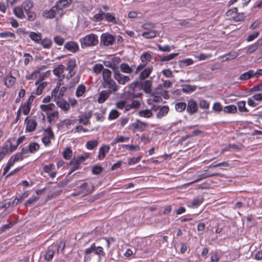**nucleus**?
Returning a JSON list of instances; mask_svg holds the SVG:
<instances>
[{
  "label": "nucleus",
  "mask_w": 262,
  "mask_h": 262,
  "mask_svg": "<svg viewBox=\"0 0 262 262\" xmlns=\"http://www.w3.org/2000/svg\"><path fill=\"white\" fill-rule=\"evenodd\" d=\"M16 223L15 222H11L8 224H6L5 225H3L2 227L0 228V234H1L4 231H5L11 228L14 225H15Z\"/></svg>",
  "instance_id": "nucleus-54"
},
{
  "label": "nucleus",
  "mask_w": 262,
  "mask_h": 262,
  "mask_svg": "<svg viewBox=\"0 0 262 262\" xmlns=\"http://www.w3.org/2000/svg\"><path fill=\"white\" fill-rule=\"evenodd\" d=\"M129 139V137H126L122 136H117L112 141L111 144L112 145L119 142H128Z\"/></svg>",
  "instance_id": "nucleus-33"
},
{
  "label": "nucleus",
  "mask_w": 262,
  "mask_h": 262,
  "mask_svg": "<svg viewBox=\"0 0 262 262\" xmlns=\"http://www.w3.org/2000/svg\"><path fill=\"white\" fill-rule=\"evenodd\" d=\"M196 86L195 85H191L190 84H185L183 86L182 91L185 93L194 92L196 90Z\"/></svg>",
  "instance_id": "nucleus-34"
},
{
  "label": "nucleus",
  "mask_w": 262,
  "mask_h": 262,
  "mask_svg": "<svg viewBox=\"0 0 262 262\" xmlns=\"http://www.w3.org/2000/svg\"><path fill=\"white\" fill-rule=\"evenodd\" d=\"M13 12L16 16L19 18H23L25 17L22 8L16 7L14 8Z\"/></svg>",
  "instance_id": "nucleus-39"
},
{
  "label": "nucleus",
  "mask_w": 262,
  "mask_h": 262,
  "mask_svg": "<svg viewBox=\"0 0 262 262\" xmlns=\"http://www.w3.org/2000/svg\"><path fill=\"white\" fill-rule=\"evenodd\" d=\"M152 69V67H147L144 69V70L140 73L139 78L141 80H144L149 76Z\"/></svg>",
  "instance_id": "nucleus-16"
},
{
  "label": "nucleus",
  "mask_w": 262,
  "mask_h": 262,
  "mask_svg": "<svg viewBox=\"0 0 262 262\" xmlns=\"http://www.w3.org/2000/svg\"><path fill=\"white\" fill-rule=\"evenodd\" d=\"M54 41L58 46H62L64 42V39L60 36L56 35L54 37Z\"/></svg>",
  "instance_id": "nucleus-51"
},
{
  "label": "nucleus",
  "mask_w": 262,
  "mask_h": 262,
  "mask_svg": "<svg viewBox=\"0 0 262 262\" xmlns=\"http://www.w3.org/2000/svg\"><path fill=\"white\" fill-rule=\"evenodd\" d=\"M25 123L26 126V132H32L36 129L37 123L34 119L27 117L25 120Z\"/></svg>",
  "instance_id": "nucleus-8"
},
{
  "label": "nucleus",
  "mask_w": 262,
  "mask_h": 262,
  "mask_svg": "<svg viewBox=\"0 0 262 262\" xmlns=\"http://www.w3.org/2000/svg\"><path fill=\"white\" fill-rule=\"evenodd\" d=\"M28 148L30 152L34 153L39 149V145L37 143L33 142L29 144Z\"/></svg>",
  "instance_id": "nucleus-41"
},
{
  "label": "nucleus",
  "mask_w": 262,
  "mask_h": 262,
  "mask_svg": "<svg viewBox=\"0 0 262 262\" xmlns=\"http://www.w3.org/2000/svg\"><path fill=\"white\" fill-rule=\"evenodd\" d=\"M80 164L77 162L72 160L69 163L68 168L69 169V172L67 176H70L73 172L80 168Z\"/></svg>",
  "instance_id": "nucleus-15"
},
{
  "label": "nucleus",
  "mask_w": 262,
  "mask_h": 262,
  "mask_svg": "<svg viewBox=\"0 0 262 262\" xmlns=\"http://www.w3.org/2000/svg\"><path fill=\"white\" fill-rule=\"evenodd\" d=\"M223 111L225 113H235L237 111L236 106L234 105H229L224 107Z\"/></svg>",
  "instance_id": "nucleus-36"
},
{
  "label": "nucleus",
  "mask_w": 262,
  "mask_h": 262,
  "mask_svg": "<svg viewBox=\"0 0 262 262\" xmlns=\"http://www.w3.org/2000/svg\"><path fill=\"white\" fill-rule=\"evenodd\" d=\"M253 70H249L248 71L242 74L238 78V79L241 80H248L253 77Z\"/></svg>",
  "instance_id": "nucleus-31"
},
{
  "label": "nucleus",
  "mask_w": 262,
  "mask_h": 262,
  "mask_svg": "<svg viewBox=\"0 0 262 262\" xmlns=\"http://www.w3.org/2000/svg\"><path fill=\"white\" fill-rule=\"evenodd\" d=\"M8 140H11L9 142V145L10 146V152H12L17 148L18 146H16V144L15 143V139L14 138H10Z\"/></svg>",
  "instance_id": "nucleus-49"
},
{
  "label": "nucleus",
  "mask_w": 262,
  "mask_h": 262,
  "mask_svg": "<svg viewBox=\"0 0 262 262\" xmlns=\"http://www.w3.org/2000/svg\"><path fill=\"white\" fill-rule=\"evenodd\" d=\"M178 55H179V53H171V54H170L167 55H163V56L159 55V57L160 58V61L164 62V61H169V60L173 59L174 58H175Z\"/></svg>",
  "instance_id": "nucleus-26"
},
{
  "label": "nucleus",
  "mask_w": 262,
  "mask_h": 262,
  "mask_svg": "<svg viewBox=\"0 0 262 262\" xmlns=\"http://www.w3.org/2000/svg\"><path fill=\"white\" fill-rule=\"evenodd\" d=\"M258 47H257L256 44L254 43L247 47L246 52L247 54H252L254 52H255L258 49Z\"/></svg>",
  "instance_id": "nucleus-46"
},
{
  "label": "nucleus",
  "mask_w": 262,
  "mask_h": 262,
  "mask_svg": "<svg viewBox=\"0 0 262 262\" xmlns=\"http://www.w3.org/2000/svg\"><path fill=\"white\" fill-rule=\"evenodd\" d=\"M0 38H5L7 40L10 41L15 38V35L14 33L6 31L0 33Z\"/></svg>",
  "instance_id": "nucleus-20"
},
{
  "label": "nucleus",
  "mask_w": 262,
  "mask_h": 262,
  "mask_svg": "<svg viewBox=\"0 0 262 262\" xmlns=\"http://www.w3.org/2000/svg\"><path fill=\"white\" fill-rule=\"evenodd\" d=\"M54 101L56 102L57 105L62 111L66 112L69 109V103H68L64 99L61 98L56 99V101Z\"/></svg>",
  "instance_id": "nucleus-13"
},
{
  "label": "nucleus",
  "mask_w": 262,
  "mask_h": 262,
  "mask_svg": "<svg viewBox=\"0 0 262 262\" xmlns=\"http://www.w3.org/2000/svg\"><path fill=\"white\" fill-rule=\"evenodd\" d=\"M135 65L134 64H132L130 66H129L126 63H122L120 65V70H119L120 72L124 73L130 74L132 73L133 69L135 68Z\"/></svg>",
  "instance_id": "nucleus-12"
},
{
  "label": "nucleus",
  "mask_w": 262,
  "mask_h": 262,
  "mask_svg": "<svg viewBox=\"0 0 262 262\" xmlns=\"http://www.w3.org/2000/svg\"><path fill=\"white\" fill-rule=\"evenodd\" d=\"M41 111L46 112L48 121L50 123H55L59 118V112L55 110V105L52 103L41 104L39 106Z\"/></svg>",
  "instance_id": "nucleus-2"
},
{
  "label": "nucleus",
  "mask_w": 262,
  "mask_h": 262,
  "mask_svg": "<svg viewBox=\"0 0 262 262\" xmlns=\"http://www.w3.org/2000/svg\"><path fill=\"white\" fill-rule=\"evenodd\" d=\"M120 115V113L116 110H113L108 115V119L113 120L117 118Z\"/></svg>",
  "instance_id": "nucleus-52"
},
{
  "label": "nucleus",
  "mask_w": 262,
  "mask_h": 262,
  "mask_svg": "<svg viewBox=\"0 0 262 262\" xmlns=\"http://www.w3.org/2000/svg\"><path fill=\"white\" fill-rule=\"evenodd\" d=\"M219 173H213L211 174H207V173H202V174L199 175V178L197 179L196 180H194L191 183L197 182L202 179H206L208 178H210V177H212L216 176H219Z\"/></svg>",
  "instance_id": "nucleus-35"
},
{
  "label": "nucleus",
  "mask_w": 262,
  "mask_h": 262,
  "mask_svg": "<svg viewBox=\"0 0 262 262\" xmlns=\"http://www.w3.org/2000/svg\"><path fill=\"white\" fill-rule=\"evenodd\" d=\"M53 9H51L49 10H46L43 12L42 15L45 18L51 19L55 17L54 14L53 13Z\"/></svg>",
  "instance_id": "nucleus-48"
},
{
  "label": "nucleus",
  "mask_w": 262,
  "mask_h": 262,
  "mask_svg": "<svg viewBox=\"0 0 262 262\" xmlns=\"http://www.w3.org/2000/svg\"><path fill=\"white\" fill-rule=\"evenodd\" d=\"M148 126L147 123L142 122L139 119H137L135 122L130 125V128L134 132L136 131L143 132Z\"/></svg>",
  "instance_id": "nucleus-5"
},
{
  "label": "nucleus",
  "mask_w": 262,
  "mask_h": 262,
  "mask_svg": "<svg viewBox=\"0 0 262 262\" xmlns=\"http://www.w3.org/2000/svg\"><path fill=\"white\" fill-rule=\"evenodd\" d=\"M16 82V78L12 76L11 73L9 74V75L6 76L5 78V84L8 88H10Z\"/></svg>",
  "instance_id": "nucleus-17"
},
{
  "label": "nucleus",
  "mask_w": 262,
  "mask_h": 262,
  "mask_svg": "<svg viewBox=\"0 0 262 262\" xmlns=\"http://www.w3.org/2000/svg\"><path fill=\"white\" fill-rule=\"evenodd\" d=\"M29 36L33 41L37 43H39L41 39V34L40 33L31 32L29 33Z\"/></svg>",
  "instance_id": "nucleus-19"
},
{
  "label": "nucleus",
  "mask_w": 262,
  "mask_h": 262,
  "mask_svg": "<svg viewBox=\"0 0 262 262\" xmlns=\"http://www.w3.org/2000/svg\"><path fill=\"white\" fill-rule=\"evenodd\" d=\"M111 94H112L111 92L107 90L102 91L99 93V103L104 102Z\"/></svg>",
  "instance_id": "nucleus-22"
},
{
  "label": "nucleus",
  "mask_w": 262,
  "mask_h": 262,
  "mask_svg": "<svg viewBox=\"0 0 262 262\" xmlns=\"http://www.w3.org/2000/svg\"><path fill=\"white\" fill-rule=\"evenodd\" d=\"M233 18L235 21H241L245 19V16L243 13H238L237 12L235 16H233Z\"/></svg>",
  "instance_id": "nucleus-53"
},
{
  "label": "nucleus",
  "mask_w": 262,
  "mask_h": 262,
  "mask_svg": "<svg viewBox=\"0 0 262 262\" xmlns=\"http://www.w3.org/2000/svg\"><path fill=\"white\" fill-rule=\"evenodd\" d=\"M114 41L115 38L114 36L108 33H103L101 35V43L105 46L112 45Z\"/></svg>",
  "instance_id": "nucleus-7"
},
{
  "label": "nucleus",
  "mask_w": 262,
  "mask_h": 262,
  "mask_svg": "<svg viewBox=\"0 0 262 262\" xmlns=\"http://www.w3.org/2000/svg\"><path fill=\"white\" fill-rule=\"evenodd\" d=\"M26 13L28 16V19L29 21H33L35 19L36 15V14L34 12L31 11L30 10H29V11H26Z\"/></svg>",
  "instance_id": "nucleus-59"
},
{
  "label": "nucleus",
  "mask_w": 262,
  "mask_h": 262,
  "mask_svg": "<svg viewBox=\"0 0 262 262\" xmlns=\"http://www.w3.org/2000/svg\"><path fill=\"white\" fill-rule=\"evenodd\" d=\"M44 49H50L52 45V41L48 37L41 39L39 43Z\"/></svg>",
  "instance_id": "nucleus-23"
},
{
  "label": "nucleus",
  "mask_w": 262,
  "mask_h": 262,
  "mask_svg": "<svg viewBox=\"0 0 262 262\" xmlns=\"http://www.w3.org/2000/svg\"><path fill=\"white\" fill-rule=\"evenodd\" d=\"M157 48L159 51L165 52H170L171 50L170 47L169 45H165L164 46H162L160 45H157Z\"/></svg>",
  "instance_id": "nucleus-57"
},
{
  "label": "nucleus",
  "mask_w": 262,
  "mask_h": 262,
  "mask_svg": "<svg viewBox=\"0 0 262 262\" xmlns=\"http://www.w3.org/2000/svg\"><path fill=\"white\" fill-rule=\"evenodd\" d=\"M175 108L179 112H183L186 108V104L185 102H179L176 104Z\"/></svg>",
  "instance_id": "nucleus-43"
},
{
  "label": "nucleus",
  "mask_w": 262,
  "mask_h": 262,
  "mask_svg": "<svg viewBox=\"0 0 262 262\" xmlns=\"http://www.w3.org/2000/svg\"><path fill=\"white\" fill-rule=\"evenodd\" d=\"M203 201L202 198H198L193 199L188 204V206L192 208L198 207Z\"/></svg>",
  "instance_id": "nucleus-25"
},
{
  "label": "nucleus",
  "mask_w": 262,
  "mask_h": 262,
  "mask_svg": "<svg viewBox=\"0 0 262 262\" xmlns=\"http://www.w3.org/2000/svg\"><path fill=\"white\" fill-rule=\"evenodd\" d=\"M72 155V151L70 148H67L63 152V156L66 159H70Z\"/></svg>",
  "instance_id": "nucleus-55"
},
{
  "label": "nucleus",
  "mask_w": 262,
  "mask_h": 262,
  "mask_svg": "<svg viewBox=\"0 0 262 262\" xmlns=\"http://www.w3.org/2000/svg\"><path fill=\"white\" fill-rule=\"evenodd\" d=\"M33 6V3L32 1L30 0L26 1L24 2L22 4V8H23L25 12L30 10Z\"/></svg>",
  "instance_id": "nucleus-37"
},
{
  "label": "nucleus",
  "mask_w": 262,
  "mask_h": 262,
  "mask_svg": "<svg viewBox=\"0 0 262 262\" xmlns=\"http://www.w3.org/2000/svg\"><path fill=\"white\" fill-rule=\"evenodd\" d=\"M193 62V60L190 58L180 60L179 61V64L181 67L188 66L192 64Z\"/></svg>",
  "instance_id": "nucleus-44"
},
{
  "label": "nucleus",
  "mask_w": 262,
  "mask_h": 262,
  "mask_svg": "<svg viewBox=\"0 0 262 262\" xmlns=\"http://www.w3.org/2000/svg\"><path fill=\"white\" fill-rule=\"evenodd\" d=\"M104 16L105 19L107 22L112 23L113 24H118L117 20L113 14L108 12H105V14H104Z\"/></svg>",
  "instance_id": "nucleus-21"
},
{
  "label": "nucleus",
  "mask_w": 262,
  "mask_h": 262,
  "mask_svg": "<svg viewBox=\"0 0 262 262\" xmlns=\"http://www.w3.org/2000/svg\"><path fill=\"white\" fill-rule=\"evenodd\" d=\"M55 251L53 249L48 248L45 254L44 255V259L47 262H49L51 261L54 255Z\"/></svg>",
  "instance_id": "nucleus-18"
},
{
  "label": "nucleus",
  "mask_w": 262,
  "mask_h": 262,
  "mask_svg": "<svg viewBox=\"0 0 262 262\" xmlns=\"http://www.w3.org/2000/svg\"><path fill=\"white\" fill-rule=\"evenodd\" d=\"M54 167L55 166L54 164H50L49 165H46L44 166L43 170L45 172L50 173L53 170Z\"/></svg>",
  "instance_id": "nucleus-63"
},
{
  "label": "nucleus",
  "mask_w": 262,
  "mask_h": 262,
  "mask_svg": "<svg viewBox=\"0 0 262 262\" xmlns=\"http://www.w3.org/2000/svg\"><path fill=\"white\" fill-rule=\"evenodd\" d=\"M157 32L155 30H149L146 32H144L142 34V36L145 38L150 39L155 37L157 35Z\"/></svg>",
  "instance_id": "nucleus-30"
},
{
  "label": "nucleus",
  "mask_w": 262,
  "mask_h": 262,
  "mask_svg": "<svg viewBox=\"0 0 262 262\" xmlns=\"http://www.w3.org/2000/svg\"><path fill=\"white\" fill-rule=\"evenodd\" d=\"M140 117L149 118L152 116V112L149 110H141L138 113Z\"/></svg>",
  "instance_id": "nucleus-40"
},
{
  "label": "nucleus",
  "mask_w": 262,
  "mask_h": 262,
  "mask_svg": "<svg viewBox=\"0 0 262 262\" xmlns=\"http://www.w3.org/2000/svg\"><path fill=\"white\" fill-rule=\"evenodd\" d=\"M97 145V141H90L86 143V147L89 149H92Z\"/></svg>",
  "instance_id": "nucleus-60"
},
{
  "label": "nucleus",
  "mask_w": 262,
  "mask_h": 262,
  "mask_svg": "<svg viewBox=\"0 0 262 262\" xmlns=\"http://www.w3.org/2000/svg\"><path fill=\"white\" fill-rule=\"evenodd\" d=\"M98 248H96L95 246L92 245V246L85 250V254H89L94 253V254H98Z\"/></svg>",
  "instance_id": "nucleus-50"
},
{
  "label": "nucleus",
  "mask_w": 262,
  "mask_h": 262,
  "mask_svg": "<svg viewBox=\"0 0 262 262\" xmlns=\"http://www.w3.org/2000/svg\"><path fill=\"white\" fill-rule=\"evenodd\" d=\"M169 111V107L167 105L162 106L160 107L159 111L157 114V117L159 119L162 118L165 116Z\"/></svg>",
  "instance_id": "nucleus-24"
},
{
  "label": "nucleus",
  "mask_w": 262,
  "mask_h": 262,
  "mask_svg": "<svg viewBox=\"0 0 262 262\" xmlns=\"http://www.w3.org/2000/svg\"><path fill=\"white\" fill-rule=\"evenodd\" d=\"M141 88L146 94L151 93V86L152 85V81L151 80H146L140 83Z\"/></svg>",
  "instance_id": "nucleus-14"
},
{
  "label": "nucleus",
  "mask_w": 262,
  "mask_h": 262,
  "mask_svg": "<svg viewBox=\"0 0 262 262\" xmlns=\"http://www.w3.org/2000/svg\"><path fill=\"white\" fill-rule=\"evenodd\" d=\"M47 83L46 82H42L40 83L38 87L37 88L35 91H33L32 93L35 95H40L42 93L43 90L47 86Z\"/></svg>",
  "instance_id": "nucleus-32"
},
{
  "label": "nucleus",
  "mask_w": 262,
  "mask_h": 262,
  "mask_svg": "<svg viewBox=\"0 0 262 262\" xmlns=\"http://www.w3.org/2000/svg\"><path fill=\"white\" fill-rule=\"evenodd\" d=\"M237 8L236 7H234L232 9H231L229 10H228L226 12V15L227 16H235V14H237Z\"/></svg>",
  "instance_id": "nucleus-62"
},
{
  "label": "nucleus",
  "mask_w": 262,
  "mask_h": 262,
  "mask_svg": "<svg viewBox=\"0 0 262 262\" xmlns=\"http://www.w3.org/2000/svg\"><path fill=\"white\" fill-rule=\"evenodd\" d=\"M64 49L72 53H76L79 50L78 44L73 41H68L64 45Z\"/></svg>",
  "instance_id": "nucleus-10"
},
{
  "label": "nucleus",
  "mask_w": 262,
  "mask_h": 262,
  "mask_svg": "<svg viewBox=\"0 0 262 262\" xmlns=\"http://www.w3.org/2000/svg\"><path fill=\"white\" fill-rule=\"evenodd\" d=\"M24 57H25L24 59V64L25 65H27L29 63L33 60V57L29 53H25L24 54Z\"/></svg>",
  "instance_id": "nucleus-58"
},
{
  "label": "nucleus",
  "mask_w": 262,
  "mask_h": 262,
  "mask_svg": "<svg viewBox=\"0 0 262 262\" xmlns=\"http://www.w3.org/2000/svg\"><path fill=\"white\" fill-rule=\"evenodd\" d=\"M186 110L190 115L194 114L198 110L196 103L193 100H189L186 106Z\"/></svg>",
  "instance_id": "nucleus-11"
},
{
  "label": "nucleus",
  "mask_w": 262,
  "mask_h": 262,
  "mask_svg": "<svg viewBox=\"0 0 262 262\" xmlns=\"http://www.w3.org/2000/svg\"><path fill=\"white\" fill-rule=\"evenodd\" d=\"M67 88L66 86L59 88L56 86L52 92V96L53 97V100L56 101V99H61L64 96Z\"/></svg>",
  "instance_id": "nucleus-6"
},
{
  "label": "nucleus",
  "mask_w": 262,
  "mask_h": 262,
  "mask_svg": "<svg viewBox=\"0 0 262 262\" xmlns=\"http://www.w3.org/2000/svg\"><path fill=\"white\" fill-rule=\"evenodd\" d=\"M65 67L63 64H59L58 66L53 70V73L54 75L59 76L64 71Z\"/></svg>",
  "instance_id": "nucleus-42"
},
{
  "label": "nucleus",
  "mask_w": 262,
  "mask_h": 262,
  "mask_svg": "<svg viewBox=\"0 0 262 262\" xmlns=\"http://www.w3.org/2000/svg\"><path fill=\"white\" fill-rule=\"evenodd\" d=\"M110 150L108 145H103L99 148V160L103 159L106 153L108 152Z\"/></svg>",
  "instance_id": "nucleus-27"
},
{
  "label": "nucleus",
  "mask_w": 262,
  "mask_h": 262,
  "mask_svg": "<svg viewBox=\"0 0 262 262\" xmlns=\"http://www.w3.org/2000/svg\"><path fill=\"white\" fill-rule=\"evenodd\" d=\"M179 25L181 26L186 27H190L192 26L190 23V19H183L181 20V22L179 24Z\"/></svg>",
  "instance_id": "nucleus-64"
},
{
  "label": "nucleus",
  "mask_w": 262,
  "mask_h": 262,
  "mask_svg": "<svg viewBox=\"0 0 262 262\" xmlns=\"http://www.w3.org/2000/svg\"><path fill=\"white\" fill-rule=\"evenodd\" d=\"M151 59V55L148 52H144L140 56V59L142 63L147 65Z\"/></svg>",
  "instance_id": "nucleus-28"
},
{
  "label": "nucleus",
  "mask_w": 262,
  "mask_h": 262,
  "mask_svg": "<svg viewBox=\"0 0 262 262\" xmlns=\"http://www.w3.org/2000/svg\"><path fill=\"white\" fill-rule=\"evenodd\" d=\"M242 145L241 144H229L225 150H239L241 149Z\"/></svg>",
  "instance_id": "nucleus-38"
},
{
  "label": "nucleus",
  "mask_w": 262,
  "mask_h": 262,
  "mask_svg": "<svg viewBox=\"0 0 262 262\" xmlns=\"http://www.w3.org/2000/svg\"><path fill=\"white\" fill-rule=\"evenodd\" d=\"M76 66V59L75 58L69 60L67 64V70L69 71L67 75L68 78H71L75 74V72L74 70Z\"/></svg>",
  "instance_id": "nucleus-9"
},
{
  "label": "nucleus",
  "mask_w": 262,
  "mask_h": 262,
  "mask_svg": "<svg viewBox=\"0 0 262 262\" xmlns=\"http://www.w3.org/2000/svg\"><path fill=\"white\" fill-rule=\"evenodd\" d=\"M199 106L202 108H208L209 103L205 100H201L199 102Z\"/></svg>",
  "instance_id": "nucleus-61"
},
{
  "label": "nucleus",
  "mask_w": 262,
  "mask_h": 262,
  "mask_svg": "<svg viewBox=\"0 0 262 262\" xmlns=\"http://www.w3.org/2000/svg\"><path fill=\"white\" fill-rule=\"evenodd\" d=\"M246 102L245 101H241L237 102V105L238 110L241 112H248V110L245 107Z\"/></svg>",
  "instance_id": "nucleus-45"
},
{
  "label": "nucleus",
  "mask_w": 262,
  "mask_h": 262,
  "mask_svg": "<svg viewBox=\"0 0 262 262\" xmlns=\"http://www.w3.org/2000/svg\"><path fill=\"white\" fill-rule=\"evenodd\" d=\"M82 48L94 46L98 43V36L94 34H90L79 40Z\"/></svg>",
  "instance_id": "nucleus-3"
},
{
  "label": "nucleus",
  "mask_w": 262,
  "mask_h": 262,
  "mask_svg": "<svg viewBox=\"0 0 262 262\" xmlns=\"http://www.w3.org/2000/svg\"><path fill=\"white\" fill-rule=\"evenodd\" d=\"M111 71L105 69L102 73L103 81L101 85L103 88L107 89V91L114 93L118 91L119 86L111 78Z\"/></svg>",
  "instance_id": "nucleus-1"
},
{
  "label": "nucleus",
  "mask_w": 262,
  "mask_h": 262,
  "mask_svg": "<svg viewBox=\"0 0 262 262\" xmlns=\"http://www.w3.org/2000/svg\"><path fill=\"white\" fill-rule=\"evenodd\" d=\"M11 140H7L4 146L3 147L1 146V149L3 150V152L6 155L9 152H10V146L9 145V142H11Z\"/></svg>",
  "instance_id": "nucleus-56"
},
{
  "label": "nucleus",
  "mask_w": 262,
  "mask_h": 262,
  "mask_svg": "<svg viewBox=\"0 0 262 262\" xmlns=\"http://www.w3.org/2000/svg\"><path fill=\"white\" fill-rule=\"evenodd\" d=\"M114 78L119 84L124 85L130 80L128 76L123 75L118 68H114Z\"/></svg>",
  "instance_id": "nucleus-4"
},
{
  "label": "nucleus",
  "mask_w": 262,
  "mask_h": 262,
  "mask_svg": "<svg viewBox=\"0 0 262 262\" xmlns=\"http://www.w3.org/2000/svg\"><path fill=\"white\" fill-rule=\"evenodd\" d=\"M86 91V87L84 84H80L77 88L75 95L77 97H80L84 94Z\"/></svg>",
  "instance_id": "nucleus-29"
},
{
  "label": "nucleus",
  "mask_w": 262,
  "mask_h": 262,
  "mask_svg": "<svg viewBox=\"0 0 262 262\" xmlns=\"http://www.w3.org/2000/svg\"><path fill=\"white\" fill-rule=\"evenodd\" d=\"M39 199V197L37 196H33L29 198L25 203L26 206H31L32 205L35 204V203Z\"/></svg>",
  "instance_id": "nucleus-47"
}]
</instances>
